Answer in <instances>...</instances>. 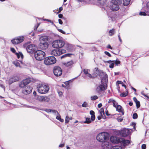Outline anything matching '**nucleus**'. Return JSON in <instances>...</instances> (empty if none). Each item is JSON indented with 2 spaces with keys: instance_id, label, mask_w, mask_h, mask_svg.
I'll use <instances>...</instances> for the list:
<instances>
[{
  "instance_id": "f257e3e1",
  "label": "nucleus",
  "mask_w": 149,
  "mask_h": 149,
  "mask_svg": "<svg viewBox=\"0 0 149 149\" xmlns=\"http://www.w3.org/2000/svg\"><path fill=\"white\" fill-rule=\"evenodd\" d=\"M99 75L101 79V84L97 88L96 91L98 93L107 89V83L108 81L107 75L106 73L100 71Z\"/></svg>"
},
{
  "instance_id": "f03ea898",
  "label": "nucleus",
  "mask_w": 149,
  "mask_h": 149,
  "mask_svg": "<svg viewBox=\"0 0 149 149\" xmlns=\"http://www.w3.org/2000/svg\"><path fill=\"white\" fill-rule=\"evenodd\" d=\"M38 92L41 94H45L48 91L49 87L47 85H42L40 84L37 86Z\"/></svg>"
},
{
  "instance_id": "7ed1b4c3",
  "label": "nucleus",
  "mask_w": 149,
  "mask_h": 149,
  "mask_svg": "<svg viewBox=\"0 0 149 149\" xmlns=\"http://www.w3.org/2000/svg\"><path fill=\"white\" fill-rule=\"evenodd\" d=\"M108 138V134L106 132H102L99 134L96 137L97 139L101 142L105 141L107 140Z\"/></svg>"
},
{
  "instance_id": "20e7f679",
  "label": "nucleus",
  "mask_w": 149,
  "mask_h": 149,
  "mask_svg": "<svg viewBox=\"0 0 149 149\" xmlns=\"http://www.w3.org/2000/svg\"><path fill=\"white\" fill-rule=\"evenodd\" d=\"M45 55V52L40 50H37L34 53L35 57L38 61L42 60L44 58Z\"/></svg>"
},
{
  "instance_id": "39448f33",
  "label": "nucleus",
  "mask_w": 149,
  "mask_h": 149,
  "mask_svg": "<svg viewBox=\"0 0 149 149\" xmlns=\"http://www.w3.org/2000/svg\"><path fill=\"white\" fill-rule=\"evenodd\" d=\"M65 45V42L63 40H54L52 43V47L56 48L62 47Z\"/></svg>"
},
{
  "instance_id": "423d86ee",
  "label": "nucleus",
  "mask_w": 149,
  "mask_h": 149,
  "mask_svg": "<svg viewBox=\"0 0 149 149\" xmlns=\"http://www.w3.org/2000/svg\"><path fill=\"white\" fill-rule=\"evenodd\" d=\"M56 59L53 56L46 57L44 59V63L46 65L54 64L56 62Z\"/></svg>"
},
{
  "instance_id": "0eeeda50",
  "label": "nucleus",
  "mask_w": 149,
  "mask_h": 149,
  "mask_svg": "<svg viewBox=\"0 0 149 149\" xmlns=\"http://www.w3.org/2000/svg\"><path fill=\"white\" fill-rule=\"evenodd\" d=\"M66 52L65 50L61 49H56L52 50L51 52V55L57 56H59L65 53Z\"/></svg>"
},
{
  "instance_id": "6e6552de",
  "label": "nucleus",
  "mask_w": 149,
  "mask_h": 149,
  "mask_svg": "<svg viewBox=\"0 0 149 149\" xmlns=\"http://www.w3.org/2000/svg\"><path fill=\"white\" fill-rule=\"evenodd\" d=\"M24 39V37L20 36L15 38L11 40V42L14 44H18L22 42Z\"/></svg>"
},
{
  "instance_id": "1a4fd4ad",
  "label": "nucleus",
  "mask_w": 149,
  "mask_h": 149,
  "mask_svg": "<svg viewBox=\"0 0 149 149\" xmlns=\"http://www.w3.org/2000/svg\"><path fill=\"white\" fill-rule=\"evenodd\" d=\"M53 72L54 75L56 76H61L62 73V71L61 68L58 66H55L53 69Z\"/></svg>"
},
{
  "instance_id": "9d476101",
  "label": "nucleus",
  "mask_w": 149,
  "mask_h": 149,
  "mask_svg": "<svg viewBox=\"0 0 149 149\" xmlns=\"http://www.w3.org/2000/svg\"><path fill=\"white\" fill-rule=\"evenodd\" d=\"M36 46L33 44L28 45L26 47V50L29 53H32L36 49Z\"/></svg>"
},
{
  "instance_id": "9b49d317",
  "label": "nucleus",
  "mask_w": 149,
  "mask_h": 149,
  "mask_svg": "<svg viewBox=\"0 0 149 149\" xmlns=\"http://www.w3.org/2000/svg\"><path fill=\"white\" fill-rule=\"evenodd\" d=\"M32 88L29 86H26L23 88L22 91V93L25 95L29 94L31 93Z\"/></svg>"
},
{
  "instance_id": "f8f14e48",
  "label": "nucleus",
  "mask_w": 149,
  "mask_h": 149,
  "mask_svg": "<svg viewBox=\"0 0 149 149\" xmlns=\"http://www.w3.org/2000/svg\"><path fill=\"white\" fill-rule=\"evenodd\" d=\"M131 130L128 129H124L122 130L120 134L121 136L123 137H126L130 134Z\"/></svg>"
},
{
  "instance_id": "ddd939ff",
  "label": "nucleus",
  "mask_w": 149,
  "mask_h": 149,
  "mask_svg": "<svg viewBox=\"0 0 149 149\" xmlns=\"http://www.w3.org/2000/svg\"><path fill=\"white\" fill-rule=\"evenodd\" d=\"M48 46L49 44L48 42H40L38 45L39 48L43 50L47 49Z\"/></svg>"
},
{
  "instance_id": "4468645a",
  "label": "nucleus",
  "mask_w": 149,
  "mask_h": 149,
  "mask_svg": "<svg viewBox=\"0 0 149 149\" xmlns=\"http://www.w3.org/2000/svg\"><path fill=\"white\" fill-rule=\"evenodd\" d=\"M49 39V37L47 36H41L39 38L40 42H47Z\"/></svg>"
},
{
  "instance_id": "2eb2a0df",
  "label": "nucleus",
  "mask_w": 149,
  "mask_h": 149,
  "mask_svg": "<svg viewBox=\"0 0 149 149\" xmlns=\"http://www.w3.org/2000/svg\"><path fill=\"white\" fill-rule=\"evenodd\" d=\"M120 143H122L123 146H125L126 145H128L130 143V141L128 140H125L123 138H119L118 139Z\"/></svg>"
},
{
  "instance_id": "dca6fc26",
  "label": "nucleus",
  "mask_w": 149,
  "mask_h": 149,
  "mask_svg": "<svg viewBox=\"0 0 149 149\" xmlns=\"http://www.w3.org/2000/svg\"><path fill=\"white\" fill-rule=\"evenodd\" d=\"M19 80V78L17 77H14L11 78L9 81V84H11L13 82L17 81Z\"/></svg>"
},
{
  "instance_id": "f3484780",
  "label": "nucleus",
  "mask_w": 149,
  "mask_h": 149,
  "mask_svg": "<svg viewBox=\"0 0 149 149\" xmlns=\"http://www.w3.org/2000/svg\"><path fill=\"white\" fill-rule=\"evenodd\" d=\"M110 8L112 10L116 11L119 9V6L113 4L111 6Z\"/></svg>"
},
{
  "instance_id": "a211bd4d",
  "label": "nucleus",
  "mask_w": 149,
  "mask_h": 149,
  "mask_svg": "<svg viewBox=\"0 0 149 149\" xmlns=\"http://www.w3.org/2000/svg\"><path fill=\"white\" fill-rule=\"evenodd\" d=\"M119 138H118L117 139L116 137L114 136H111L110 138V141L113 143H119L118 139Z\"/></svg>"
},
{
  "instance_id": "6ab92c4d",
  "label": "nucleus",
  "mask_w": 149,
  "mask_h": 149,
  "mask_svg": "<svg viewBox=\"0 0 149 149\" xmlns=\"http://www.w3.org/2000/svg\"><path fill=\"white\" fill-rule=\"evenodd\" d=\"M139 15L141 16L148 15L149 16V9H147L146 10H145V12H140Z\"/></svg>"
},
{
  "instance_id": "aec40b11",
  "label": "nucleus",
  "mask_w": 149,
  "mask_h": 149,
  "mask_svg": "<svg viewBox=\"0 0 149 149\" xmlns=\"http://www.w3.org/2000/svg\"><path fill=\"white\" fill-rule=\"evenodd\" d=\"M111 2L113 4L119 6L122 3V1L120 0H111Z\"/></svg>"
},
{
  "instance_id": "412c9836",
  "label": "nucleus",
  "mask_w": 149,
  "mask_h": 149,
  "mask_svg": "<svg viewBox=\"0 0 149 149\" xmlns=\"http://www.w3.org/2000/svg\"><path fill=\"white\" fill-rule=\"evenodd\" d=\"M114 107L116 108L117 111H118L119 112L122 113L123 115L124 114V113L123 112L121 106L120 105H118L117 104L116 107Z\"/></svg>"
},
{
  "instance_id": "4be33fe9",
  "label": "nucleus",
  "mask_w": 149,
  "mask_h": 149,
  "mask_svg": "<svg viewBox=\"0 0 149 149\" xmlns=\"http://www.w3.org/2000/svg\"><path fill=\"white\" fill-rule=\"evenodd\" d=\"M133 100L136 104V107L137 108H139L140 106V102L138 101L136 97H134Z\"/></svg>"
},
{
  "instance_id": "5701e85b",
  "label": "nucleus",
  "mask_w": 149,
  "mask_h": 149,
  "mask_svg": "<svg viewBox=\"0 0 149 149\" xmlns=\"http://www.w3.org/2000/svg\"><path fill=\"white\" fill-rule=\"evenodd\" d=\"M13 63L15 65H20L23 64V63L22 61L17 60L14 61Z\"/></svg>"
},
{
  "instance_id": "b1692460",
  "label": "nucleus",
  "mask_w": 149,
  "mask_h": 149,
  "mask_svg": "<svg viewBox=\"0 0 149 149\" xmlns=\"http://www.w3.org/2000/svg\"><path fill=\"white\" fill-rule=\"evenodd\" d=\"M108 103H112L114 107H116L117 104V102L114 100L112 99H109L108 101Z\"/></svg>"
},
{
  "instance_id": "393cba45",
  "label": "nucleus",
  "mask_w": 149,
  "mask_h": 149,
  "mask_svg": "<svg viewBox=\"0 0 149 149\" xmlns=\"http://www.w3.org/2000/svg\"><path fill=\"white\" fill-rule=\"evenodd\" d=\"M90 113L91 115V118L92 121H94L95 119V113L94 111L91 110L90 111Z\"/></svg>"
},
{
  "instance_id": "a878e982",
  "label": "nucleus",
  "mask_w": 149,
  "mask_h": 149,
  "mask_svg": "<svg viewBox=\"0 0 149 149\" xmlns=\"http://www.w3.org/2000/svg\"><path fill=\"white\" fill-rule=\"evenodd\" d=\"M66 49L68 51H70L71 50V45L69 44L65 43L64 45Z\"/></svg>"
},
{
  "instance_id": "bb28decb",
  "label": "nucleus",
  "mask_w": 149,
  "mask_h": 149,
  "mask_svg": "<svg viewBox=\"0 0 149 149\" xmlns=\"http://www.w3.org/2000/svg\"><path fill=\"white\" fill-rule=\"evenodd\" d=\"M15 54L17 55V57L18 58H19L21 57L22 59L23 58V55L22 54V53L21 52H19V53H16Z\"/></svg>"
},
{
  "instance_id": "cd10ccee",
  "label": "nucleus",
  "mask_w": 149,
  "mask_h": 149,
  "mask_svg": "<svg viewBox=\"0 0 149 149\" xmlns=\"http://www.w3.org/2000/svg\"><path fill=\"white\" fill-rule=\"evenodd\" d=\"M56 116V119L58 120L61 122H63L64 121L63 119L61 118V116L59 113H58V114H57Z\"/></svg>"
},
{
  "instance_id": "c85d7f7f",
  "label": "nucleus",
  "mask_w": 149,
  "mask_h": 149,
  "mask_svg": "<svg viewBox=\"0 0 149 149\" xmlns=\"http://www.w3.org/2000/svg\"><path fill=\"white\" fill-rule=\"evenodd\" d=\"M35 98L36 100H37L39 101L42 102L43 96H40L39 95H36L35 96Z\"/></svg>"
},
{
  "instance_id": "c756f323",
  "label": "nucleus",
  "mask_w": 149,
  "mask_h": 149,
  "mask_svg": "<svg viewBox=\"0 0 149 149\" xmlns=\"http://www.w3.org/2000/svg\"><path fill=\"white\" fill-rule=\"evenodd\" d=\"M26 85L29 84L31 81V80L29 78H27L23 80Z\"/></svg>"
},
{
  "instance_id": "7c9ffc66",
  "label": "nucleus",
  "mask_w": 149,
  "mask_h": 149,
  "mask_svg": "<svg viewBox=\"0 0 149 149\" xmlns=\"http://www.w3.org/2000/svg\"><path fill=\"white\" fill-rule=\"evenodd\" d=\"M100 116L102 117V118H103V116H104V109L103 108H101L100 110Z\"/></svg>"
},
{
  "instance_id": "2f4dec72",
  "label": "nucleus",
  "mask_w": 149,
  "mask_h": 149,
  "mask_svg": "<svg viewBox=\"0 0 149 149\" xmlns=\"http://www.w3.org/2000/svg\"><path fill=\"white\" fill-rule=\"evenodd\" d=\"M115 32V29H112L110 30L109 32V35L110 36H113Z\"/></svg>"
},
{
  "instance_id": "473e14b6",
  "label": "nucleus",
  "mask_w": 149,
  "mask_h": 149,
  "mask_svg": "<svg viewBox=\"0 0 149 149\" xmlns=\"http://www.w3.org/2000/svg\"><path fill=\"white\" fill-rule=\"evenodd\" d=\"M72 55V54L69 53L65 54L61 56V59H62L63 58H65L66 57H70Z\"/></svg>"
},
{
  "instance_id": "72a5a7b5",
  "label": "nucleus",
  "mask_w": 149,
  "mask_h": 149,
  "mask_svg": "<svg viewBox=\"0 0 149 149\" xmlns=\"http://www.w3.org/2000/svg\"><path fill=\"white\" fill-rule=\"evenodd\" d=\"M130 0H124L123 4L124 6H127L130 3Z\"/></svg>"
},
{
  "instance_id": "f704fd0d",
  "label": "nucleus",
  "mask_w": 149,
  "mask_h": 149,
  "mask_svg": "<svg viewBox=\"0 0 149 149\" xmlns=\"http://www.w3.org/2000/svg\"><path fill=\"white\" fill-rule=\"evenodd\" d=\"M49 99L47 96H43L42 102H48Z\"/></svg>"
},
{
  "instance_id": "c9c22d12",
  "label": "nucleus",
  "mask_w": 149,
  "mask_h": 149,
  "mask_svg": "<svg viewBox=\"0 0 149 149\" xmlns=\"http://www.w3.org/2000/svg\"><path fill=\"white\" fill-rule=\"evenodd\" d=\"M19 86L21 88H24L25 86H26L25 83H24L23 81L19 83Z\"/></svg>"
},
{
  "instance_id": "e433bc0d",
  "label": "nucleus",
  "mask_w": 149,
  "mask_h": 149,
  "mask_svg": "<svg viewBox=\"0 0 149 149\" xmlns=\"http://www.w3.org/2000/svg\"><path fill=\"white\" fill-rule=\"evenodd\" d=\"M72 118L71 117H70L69 118L68 116H67L66 117L65 119V123H68L69 121V120H72Z\"/></svg>"
},
{
  "instance_id": "4c0bfd02",
  "label": "nucleus",
  "mask_w": 149,
  "mask_h": 149,
  "mask_svg": "<svg viewBox=\"0 0 149 149\" xmlns=\"http://www.w3.org/2000/svg\"><path fill=\"white\" fill-rule=\"evenodd\" d=\"M86 120L84 122L85 123H89L91 122V120L89 118H86Z\"/></svg>"
},
{
  "instance_id": "58836bf2",
  "label": "nucleus",
  "mask_w": 149,
  "mask_h": 149,
  "mask_svg": "<svg viewBox=\"0 0 149 149\" xmlns=\"http://www.w3.org/2000/svg\"><path fill=\"white\" fill-rule=\"evenodd\" d=\"M98 98V97L97 95L91 96V99L92 100H95Z\"/></svg>"
},
{
  "instance_id": "ea45409f",
  "label": "nucleus",
  "mask_w": 149,
  "mask_h": 149,
  "mask_svg": "<svg viewBox=\"0 0 149 149\" xmlns=\"http://www.w3.org/2000/svg\"><path fill=\"white\" fill-rule=\"evenodd\" d=\"M74 64V62L73 61H71L68 62L66 64V65H72Z\"/></svg>"
},
{
  "instance_id": "a19ab883",
  "label": "nucleus",
  "mask_w": 149,
  "mask_h": 149,
  "mask_svg": "<svg viewBox=\"0 0 149 149\" xmlns=\"http://www.w3.org/2000/svg\"><path fill=\"white\" fill-rule=\"evenodd\" d=\"M110 149H122V147L120 146H116L112 147Z\"/></svg>"
},
{
  "instance_id": "79ce46f5",
  "label": "nucleus",
  "mask_w": 149,
  "mask_h": 149,
  "mask_svg": "<svg viewBox=\"0 0 149 149\" xmlns=\"http://www.w3.org/2000/svg\"><path fill=\"white\" fill-rule=\"evenodd\" d=\"M128 95V92H127L126 93H121L120 95L121 97H125L127 96Z\"/></svg>"
},
{
  "instance_id": "37998d69",
  "label": "nucleus",
  "mask_w": 149,
  "mask_h": 149,
  "mask_svg": "<svg viewBox=\"0 0 149 149\" xmlns=\"http://www.w3.org/2000/svg\"><path fill=\"white\" fill-rule=\"evenodd\" d=\"M105 63H108L110 64V65H113V61H111V60L107 61H104Z\"/></svg>"
},
{
  "instance_id": "c03bdc74",
  "label": "nucleus",
  "mask_w": 149,
  "mask_h": 149,
  "mask_svg": "<svg viewBox=\"0 0 149 149\" xmlns=\"http://www.w3.org/2000/svg\"><path fill=\"white\" fill-rule=\"evenodd\" d=\"M113 62H114L113 63V65L114 64H115L116 65H118L120 63V61L118 60V59L116 60L115 61H113Z\"/></svg>"
},
{
  "instance_id": "a18cd8bd",
  "label": "nucleus",
  "mask_w": 149,
  "mask_h": 149,
  "mask_svg": "<svg viewBox=\"0 0 149 149\" xmlns=\"http://www.w3.org/2000/svg\"><path fill=\"white\" fill-rule=\"evenodd\" d=\"M51 112H52L53 114L55 115H57V114H58V112L57 111L55 110H53L52 109Z\"/></svg>"
},
{
  "instance_id": "49530a36",
  "label": "nucleus",
  "mask_w": 149,
  "mask_h": 149,
  "mask_svg": "<svg viewBox=\"0 0 149 149\" xmlns=\"http://www.w3.org/2000/svg\"><path fill=\"white\" fill-rule=\"evenodd\" d=\"M138 117V115L136 113H134L133 115V118L134 119H136Z\"/></svg>"
},
{
  "instance_id": "de8ad7c7",
  "label": "nucleus",
  "mask_w": 149,
  "mask_h": 149,
  "mask_svg": "<svg viewBox=\"0 0 149 149\" xmlns=\"http://www.w3.org/2000/svg\"><path fill=\"white\" fill-rule=\"evenodd\" d=\"M89 71H90V70L87 69H84L83 70V72L86 74L88 73Z\"/></svg>"
},
{
  "instance_id": "09e8293b",
  "label": "nucleus",
  "mask_w": 149,
  "mask_h": 149,
  "mask_svg": "<svg viewBox=\"0 0 149 149\" xmlns=\"http://www.w3.org/2000/svg\"><path fill=\"white\" fill-rule=\"evenodd\" d=\"M87 103L86 102H84L82 104V107H87Z\"/></svg>"
},
{
  "instance_id": "8fccbe9b",
  "label": "nucleus",
  "mask_w": 149,
  "mask_h": 149,
  "mask_svg": "<svg viewBox=\"0 0 149 149\" xmlns=\"http://www.w3.org/2000/svg\"><path fill=\"white\" fill-rule=\"evenodd\" d=\"M104 54L108 56L109 57H111V54L109 52H108L107 51H105L104 52Z\"/></svg>"
},
{
  "instance_id": "3c124183",
  "label": "nucleus",
  "mask_w": 149,
  "mask_h": 149,
  "mask_svg": "<svg viewBox=\"0 0 149 149\" xmlns=\"http://www.w3.org/2000/svg\"><path fill=\"white\" fill-rule=\"evenodd\" d=\"M10 50L11 51L13 52V53H15V54L16 53V51L13 48H10Z\"/></svg>"
},
{
  "instance_id": "603ef678",
  "label": "nucleus",
  "mask_w": 149,
  "mask_h": 149,
  "mask_svg": "<svg viewBox=\"0 0 149 149\" xmlns=\"http://www.w3.org/2000/svg\"><path fill=\"white\" fill-rule=\"evenodd\" d=\"M117 120L118 122H121L122 121L123 119L121 118H117Z\"/></svg>"
},
{
  "instance_id": "864d4df0",
  "label": "nucleus",
  "mask_w": 149,
  "mask_h": 149,
  "mask_svg": "<svg viewBox=\"0 0 149 149\" xmlns=\"http://www.w3.org/2000/svg\"><path fill=\"white\" fill-rule=\"evenodd\" d=\"M45 111L47 113L51 112L52 109H46Z\"/></svg>"
},
{
  "instance_id": "5fc2aeb1",
  "label": "nucleus",
  "mask_w": 149,
  "mask_h": 149,
  "mask_svg": "<svg viewBox=\"0 0 149 149\" xmlns=\"http://www.w3.org/2000/svg\"><path fill=\"white\" fill-rule=\"evenodd\" d=\"M141 94L142 95L144 96L145 97H147L149 99L148 97L144 94L143 91H142L141 93Z\"/></svg>"
},
{
  "instance_id": "6e6d98bb",
  "label": "nucleus",
  "mask_w": 149,
  "mask_h": 149,
  "mask_svg": "<svg viewBox=\"0 0 149 149\" xmlns=\"http://www.w3.org/2000/svg\"><path fill=\"white\" fill-rule=\"evenodd\" d=\"M146 145L145 144H143L141 146L142 149H146Z\"/></svg>"
},
{
  "instance_id": "4d7b16f0",
  "label": "nucleus",
  "mask_w": 149,
  "mask_h": 149,
  "mask_svg": "<svg viewBox=\"0 0 149 149\" xmlns=\"http://www.w3.org/2000/svg\"><path fill=\"white\" fill-rule=\"evenodd\" d=\"M63 10V8L62 7H60L59 8L58 11L57 13H60Z\"/></svg>"
},
{
  "instance_id": "13d9d810",
  "label": "nucleus",
  "mask_w": 149,
  "mask_h": 149,
  "mask_svg": "<svg viewBox=\"0 0 149 149\" xmlns=\"http://www.w3.org/2000/svg\"><path fill=\"white\" fill-rule=\"evenodd\" d=\"M118 38H119V40L120 41V42H122V40L121 39V38H120V33H118Z\"/></svg>"
},
{
  "instance_id": "bf43d9fd",
  "label": "nucleus",
  "mask_w": 149,
  "mask_h": 149,
  "mask_svg": "<svg viewBox=\"0 0 149 149\" xmlns=\"http://www.w3.org/2000/svg\"><path fill=\"white\" fill-rule=\"evenodd\" d=\"M86 76L89 78H92V76L91 74L89 73H88L87 74H86Z\"/></svg>"
},
{
  "instance_id": "052dcab7",
  "label": "nucleus",
  "mask_w": 149,
  "mask_h": 149,
  "mask_svg": "<svg viewBox=\"0 0 149 149\" xmlns=\"http://www.w3.org/2000/svg\"><path fill=\"white\" fill-rule=\"evenodd\" d=\"M58 31L61 32V33H63V34H65V31H63L62 30V29H59L58 30Z\"/></svg>"
},
{
  "instance_id": "680f3d73",
  "label": "nucleus",
  "mask_w": 149,
  "mask_h": 149,
  "mask_svg": "<svg viewBox=\"0 0 149 149\" xmlns=\"http://www.w3.org/2000/svg\"><path fill=\"white\" fill-rule=\"evenodd\" d=\"M69 83L68 81H66L64 83V84L66 85L67 87H68Z\"/></svg>"
},
{
  "instance_id": "e2e57ef3",
  "label": "nucleus",
  "mask_w": 149,
  "mask_h": 149,
  "mask_svg": "<svg viewBox=\"0 0 149 149\" xmlns=\"http://www.w3.org/2000/svg\"><path fill=\"white\" fill-rule=\"evenodd\" d=\"M58 21V22L60 24H63V22L61 19H59Z\"/></svg>"
},
{
  "instance_id": "0e129e2a",
  "label": "nucleus",
  "mask_w": 149,
  "mask_h": 149,
  "mask_svg": "<svg viewBox=\"0 0 149 149\" xmlns=\"http://www.w3.org/2000/svg\"><path fill=\"white\" fill-rule=\"evenodd\" d=\"M58 17L60 18H62L63 17V15L62 14H60L58 15Z\"/></svg>"
},
{
  "instance_id": "69168bd1",
  "label": "nucleus",
  "mask_w": 149,
  "mask_h": 149,
  "mask_svg": "<svg viewBox=\"0 0 149 149\" xmlns=\"http://www.w3.org/2000/svg\"><path fill=\"white\" fill-rule=\"evenodd\" d=\"M107 47L108 49H112V48L111 47L110 45H108L107 46Z\"/></svg>"
},
{
  "instance_id": "338daca9",
  "label": "nucleus",
  "mask_w": 149,
  "mask_h": 149,
  "mask_svg": "<svg viewBox=\"0 0 149 149\" xmlns=\"http://www.w3.org/2000/svg\"><path fill=\"white\" fill-rule=\"evenodd\" d=\"M64 144L63 143V144H60L59 145V146L60 147L62 148V147H63L64 146Z\"/></svg>"
},
{
  "instance_id": "774afa93",
  "label": "nucleus",
  "mask_w": 149,
  "mask_h": 149,
  "mask_svg": "<svg viewBox=\"0 0 149 149\" xmlns=\"http://www.w3.org/2000/svg\"><path fill=\"white\" fill-rule=\"evenodd\" d=\"M146 6L148 8H149V1L147 3Z\"/></svg>"
}]
</instances>
